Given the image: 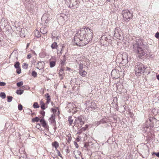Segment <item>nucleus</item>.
I'll use <instances>...</instances> for the list:
<instances>
[{"instance_id":"obj_1","label":"nucleus","mask_w":159,"mask_h":159,"mask_svg":"<svg viewBox=\"0 0 159 159\" xmlns=\"http://www.w3.org/2000/svg\"><path fill=\"white\" fill-rule=\"evenodd\" d=\"M93 36L92 30L89 28H82L75 34L73 42L78 46H83L91 41Z\"/></svg>"},{"instance_id":"obj_2","label":"nucleus","mask_w":159,"mask_h":159,"mask_svg":"<svg viewBox=\"0 0 159 159\" xmlns=\"http://www.w3.org/2000/svg\"><path fill=\"white\" fill-rule=\"evenodd\" d=\"M134 52L137 54V56L141 59L147 57L146 50L148 49V45L144 43L142 40L134 41L133 43Z\"/></svg>"},{"instance_id":"obj_3","label":"nucleus","mask_w":159,"mask_h":159,"mask_svg":"<svg viewBox=\"0 0 159 159\" xmlns=\"http://www.w3.org/2000/svg\"><path fill=\"white\" fill-rule=\"evenodd\" d=\"M146 68L147 67L145 65L139 62H137L135 65L134 67L136 75L137 76L140 75L142 73H143Z\"/></svg>"},{"instance_id":"obj_4","label":"nucleus","mask_w":159,"mask_h":159,"mask_svg":"<svg viewBox=\"0 0 159 159\" xmlns=\"http://www.w3.org/2000/svg\"><path fill=\"white\" fill-rule=\"evenodd\" d=\"M123 17L125 21L130 20L133 17V14L128 10H124L122 11Z\"/></svg>"},{"instance_id":"obj_5","label":"nucleus","mask_w":159,"mask_h":159,"mask_svg":"<svg viewBox=\"0 0 159 159\" xmlns=\"http://www.w3.org/2000/svg\"><path fill=\"white\" fill-rule=\"evenodd\" d=\"M83 117L80 116L78 117L75 119L74 124V125L73 126L74 128V126H76L78 128L79 127H81L84 124V121L83 120Z\"/></svg>"},{"instance_id":"obj_6","label":"nucleus","mask_w":159,"mask_h":159,"mask_svg":"<svg viewBox=\"0 0 159 159\" xmlns=\"http://www.w3.org/2000/svg\"><path fill=\"white\" fill-rule=\"evenodd\" d=\"M69 7L72 9H75L78 7L79 1L78 0H69Z\"/></svg>"},{"instance_id":"obj_7","label":"nucleus","mask_w":159,"mask_h":159,"mask_svg":"<svg viewBox=\"0 0 159 159\" xmlns=\"http://www.w3.org/2000/svg\"><path fill=\"white\" fill-rule=\"evenodd\" d=\"M87 107L89 108H91L94 109L97 107L96 104L94 102L89 101L86 103Z\"/></svg>"},{"instance_id":"obj_8","label":"nucleus","mask_w":159,"mask_h":159,"mask_svg":"<svg viewBox=\"0 0 159 159\" xmlns=\"http://www.w3.org/2000/svg\"><path fill=\"white\" fill-rule=\"evenodd\" d=\"M108 121L107 118L104 117L100 120V121L95 122V125L98 126L101 124H104L107 123Z\"/></svg>"},{"instance_id":"obj_9","label":"nucleus","mask_w":159,"mask_h":159,"mask_svg":"<svg viewBox=\"0 0 159 159\" xmlns=\"http://www.w3.org/2000/svg\"><path fill=\"white\" fill-rule=\"evenodd\" d=\"M40 122L42 125V126L45 129H48V126L46 123L45 120H44L43 117L42 119L40 120Z\"/></svg>"},{"instance_id":"obj_10","label":"nucleus","mask_w":159,"mask_h":159,"mask_svg":"<svg viewBox=\"0 0 159 159\" xmlns=\"http://www.w3.org/2000/svg\"><path fill=\"white\" fill-rule=\"evenodd\" d=\"M38 66L39 67H37V68L39 70L42 69L44 68V62L43 61H39L37 63Z\"/></svg>"},{"instance_id":"obj_11","label":"nucleus","mask_w":159,"mask_h":159,"mask_svg":"<svg viewBox=\"0 0 159 159\" xmlns=\"http://www.w3.org/2000/svg\"><path fill=\"white\" fill-rule=\"evenodd\" d=\"M114 36L116 37V39H119L120 36V35L119 33L118 29H117V28H116L115 29Z\"/></svg>"},{"instance_id":"obj_12","label":"nucleus","mask_w":159,"mask_h":159,"mask_svg":"<svg viewBox=\"0 0 159 159\" xmlns=\"http://www.w3.org/2000/svg\"><path fill=\"white\" fill-rule=\"evenodd\" d=\"M44 96L46 98L47 101L46 103L47 104H49L51 100L50 95H49V93H47L45 94Z\"/></svg>"},{"instance_id":"obj_13","label":"nucleus","mask_w":159,"mask_h":159,"mask_svg":"<svg viewBox=\"0 0 159 159\" xmlns=\"http://www.w3.org/2000/svg\"><path fill=\"white\" fill-rule=\"evenodd\" d=\"M27 31L26 30L24 29H21L20 32V36L21 37H25V31Z\"/></svg>"},{"instance_id":"obj_14","label":"nucleus","mask_w":159,"mask_h":159,"mask_svg":"<svg viewBox=\"0 0 159 159\" xmlns=\"http://www.w3.org/2000/svg\"><path fill=\"white\" fill-rule=\"evenodd\" d=\"M55 115L54 114H52V115L51 117L49 118V120H50L49 121L50 122H51V123H54L56 122V121L55 120Z\"/></svg>"},{"instance_id":"obj_15","label":"nucleus","mask_w":159,"mask_h":159,"mask_svg":"<svg viewBox=\"0 0 159 159\" xmlns=\"http://www.w3.org/2000/svg\"><path fill=\"white\" fill-rule=\"evenodd\" d=\"M40 30V32L43 34H45L48 32L47 29L45 27H41Z\"/></svg>"},{"instance_id":"obj_16","label":"nucleus","mask_w":159,"mask_h":159,"mask_svg":"<svg viewBox=\"0 0 159 159\" xmlns=\"http://www.w3.org/2000/svg\"><path fill=\"white\" fill-rule=\"evenodd\" d=\"M68 121L69 122V125H71L74 121V119H73L72 117V116H69L68 118Z\"/></svg>"},{"instance_id":"obj_17","label":"nucleus","mask_w":159,"mask_h":159,"mask_svg":"<svg viewBox=\"0 0 159 159\" xmlns=\"http://www.w3.org/2000/svg\"><path fill=\"white\" fill-rule=\"evenodd\" d=\"M56 61H50L49 62V65L50 67L52 68L54 67L56 65Z\"/></svg>"},{"instance_id":"obj_18","label":"nucleus","mask_w":159,"mask_h":159,"mask_svg":"<svg viewBox=\"0 0 159 159\" xmlns=\"http://www.w3.org/2000/svg\"><path fill=\"white\" fill-rule=\"evenodd\" d=\"M57 43L54 42L52 44L51 47L52 49H57Z\"/></svg>"},{"instance_id":"obj_19","label":"nucleus","mask_w":159,"mask_h":159,"mask_svg":"<svg viewBox=\"0 0 159 159\" xmlns=\"http://www.w3.org/2000/svg\"><path fill=\"white\" fill-rule=\"evenodd\" d=\"M52 145L55 148L56 150L59 146V144L57 141H55L52 143Z\"/></svg>"},{"instance_id":"obj_20","label":"nucleus","mask_w":159,"mask_h":159,"mask_svg":"<svg viewBox=\"0 0 159 159\" xmlns=\"http://www.w3.org/2000/svg\"><path fill=\"white\" fill-rule=\"evenodd\" d=\"M87 73L86 71L85 70H84L82 72H79V74L83 77H85Z\"/></svg>"},{"instance_id":"obj_21","label":"nucleus","mask_w":159,"mask_h":159,"mask_svg":"<svg viewBox=\"0 0 159 159\" xmlns=\"http://www.w3.org/2000/svg\"><path fill=\"white\" fill-rule=\"evenodd\" d=\"M60 47L61 48V49L60 52V56L62 54V53H63V51L64 50V48L65 47V46L64 44H61L60 45Z\"/></svg>"},{"instance_id":"obj_22","label":"nucleus","mask_w":159,"mask_h":159,"mask_svg":"<svg viewBox=\"0 0 159 159\" xmlns=\"http://www.w3.org/2000/svg\"><path fill=\"white\" fill-rule=\"evenodd\" d=\"M40 120L39 118L38 117H35V118H33L32 119V122H38Z\"/></svg>"},{"instance_id":"obj_23","label":"nucleus","mask_w":159,"mask_h":159,"mask_svg":"<svg viewBox=\"0 0 159 159\" xmlns=\"http://www.w3.org/2000/svg\"><path fill=\"white\" fill-rule=\"evenodd\" d=\"M35 35L37 38H39L41 37V34L40 32L38 30L35 32Z\"/></svg>"},{"instance_id":"obj_24","label":"nucleus","mask_w":159,"mask_h":159,"mask_svg":"<svg viewBox=\"0 0 159 159\" xmlns=\"http://www.w3.org/2000/svg\"><path fill=\"white\" fill-rule=\"evenodd\" d=\"M24 92V91L22 89H18L16 91V93L18 94L21 95Z\"/></svg>"},{"instance_id":"obj_25","label":"nucleus","mask_w":159,"mask_h":159,"mask_svg":"<svg viewBox=\"0 0 159 159\" xmlns=\"http://www.w3.org/2000/svg\"><path fill=\"white\" fill-rule=\"evenodd\" d=\"M14 66L16 69H18L20 67V63L18 61L16 62L14 64Z\"/></svg>"},{"instance_id":"obj_26","label":"nucleus","mask_w":159,"mask_h":159,"mask_svg":"<svg viewBox=\"0 0 159 159\" xmlns=\"http://www.w3.org/2000/svg\"><path fill=\"white\" fill-rule=\"evenodd\" d=\"M64 73V70L62 68H61L59 70V74L60 76H63Z\"/></svg>"},{"instance_id":"obj_27","label":"nucleus","mask_w":159,"mask_h":159,"mask_svg":"<svg viewBox=\"0 0 159 159\" xmlns=\"http://www.w3.org/2000/svg\"><path fill=\"white\" fill-rule=\"evenodd\" d=\"M33 107L35 108H39V106L37 102H34L33 105Z\"/></svg>"},{"instance_id":"obj_28","label":"nucleus","mask_w":159,"mask_h":159,"mask_svg":"<svg viewBox=\"0 0 159 159\" xmlns=\"http://www.w3.org/2000/svg\"><path fill=\"white\" fill-rule=\"evenodd\" d=\"M156 119L154 117H150L149 118V120L150 122L152 124L153 123L154 121Z\"/></svg>"},{"instance_id":"obj_29","label":"nucleus","mask_w":159,"mask_h":159,"mask_svg":"<svg viewBox=\"0 0 159 159\" xmlns=\"http://www.w3.org/2000/svg\"><path fill=\"white\" fill-rule=\"evenodd\" d=\"M13 97L11 96H7V102H10L12 101V100Z\"/></svg>"},{"instance_id":"obj_30","label":"nucleus","mask_w":159,"mask_h":159,"mask_svg":"<svg viewBox=\"0 0 159 159\" xmlns=\"http://www.w3.org/2000/svg\"><path fill=\"white\" fill-rule=\"evenodd\" d=\"M0 96L3 98H6V94L4 92H1L0 94Z\"/></svg>"},{"instance_id":"obj_31","label":"nucleus","mask_w":159,"mask_h":159,"mask_svg":"<svg viewBox=\"0 0 159 159\" xmlns=\"http://www.w3.org/2000/svg\"><path fill=\"white\" fill-rule=\"evenodd\" d=\"M28 64L26 63H24L23 65V68L25 69H26L28 68Z\"/></svg>"},{"instance_id":"obj_32","label":"nucleus","mask_w":159,"mask_h":159,"mask_svg":"<svg viewBox=\"0 0 159 159\" xmlns=\"http://www.w3.org/2000/svg\"><path fill=\"white\" fill-rule=\"evenodd\" d=\"M23 84V83L22 81H20L19 82H18L16 83L17 86L20 87L22 86Z\"/></svg>"},{"instance_id":"obj_33","label":"nucleus","mask_w":159,"mask_h":159,"mask_svg":"<svg viewBox=\"0 0 159 159\" xmlns=\"http://www.w3.org/2000/svg\"><path fill=\"white\" fill-rule=\"evenodd\" d=\"M31 75L32 76L34 77H36L37 76V73L35 71H33L32 72Z\"/></svg>"},{"instance_id":"obj_34","label":"nucleus","mask_w":159,"mask_h":159,"mask_svg":"<svg viewBox=\"0 0 159 159\" xmlns=\"http://www.w3.org/2000/svg\"><path fill=\"white\" fill-rule=\"evenodd\" d=\"M18 107V110L20 111H21L23 109V106L20 104H19Z\"/></svg>"},{"instance_id":"obj_35","label":"nucleus","mask_w":159,"mask_h":159,"mask_svg":"<svg viewBox=\"0 0 159 159\" xmlns=\"http://www.w3.org/2000/svg\"><path fill=\"white\" fill-rule=\"evenodd\" d=\"M41 109H42L43 110L45 109L46 108H45V104L43 102L42 103V104L41 106Z\"/></svg>"},{"instance_id":"obj_36","label":"nucleus","mask_w":159,"mask_h":159,"mask_svg":"<svg viewBox=\"0 0 159 159\" xmlns=\"http://www.w3.org/2000/svg\"><path fill=\"white\" fill-rule=\"evenodd\" d=\"M88 126L87 125H85V127H82V129L83 130V131H84L87 129L88 128Z\"/></svg>"},{"instance_id":"obj_37","label":"nucleus","mask_w":159,"mask_h":159,"mask_svg":"<svg viewBox=\"0 0 159 159\" xmlns=\"http://www.w3.org/2000/svg\"><path fill=\"white\" fill-rule=\"evenodd\" d=\"M16 72L18 74H20L21 72V69L20 68L17 69Z\"/></svg>"},{"instance_id":"obj_38","label":"nucleus","mask_w":159,"mask_h":159,"mask_svg":"<svg viewBox=\"0 0 159 159\" xmlns=\"http://www.w3.org/2000/svg\"><path fill=\"white\" fill-rule=\"evenodd\" d=\"M56 150L57 151V153L58 155L60 157H62L61 155V154L60 153V152L57 149H56Z\"/></svg>"},{"instance_id":"obj_39","label":"nucleus","mask_w":159,"mask_h":159,"mask_svg":"<svg viewBox=\"0 0 159 159\" xmlns=\"http://www.w3.org/2000/svg\"><path fill=\"white\" fill-rule=\"evenodd\" d=\"M152 155H155L157 157H159V152L157 153L155 152H153L152 153Z\"/></svg>"},{"instance_id":"obj_40","label":"nucleus","mask_w":159,"mask_h":159,"mask_svg":"<svg viewBox=\"0 0 159 159\" xmlns=\"http://www.w3.org/2000/svg\"><path fill=\"white\" fill-rule=\"evenodd\" d=\"M40 113L43 116V117L44 118V116L45 115V112L44 111H40Z\"/></svg>"},{"instance_id":"obj_41","label":"nucleus","mask_w":159,"mask_h":159,"mask_svg":"<svg viewBox=\"0 0 159 159\" xmlns=\"http://www.w3.org/2000/svg\"><path fill=\"white\" fill-rule=\"evenodd\" d=\"M6 84V83L4 82H0V86H4Z\"/></svg>"},{"instance_id":"obj_42","label":"nucleus","mask_w":159,"mask_h":159,"mask_svg":"<svg viewBox=\"0 0 159 159\" xmlns=\"http://www.w3.org/2000/svg\"><path fill=\"white\" fill-rule=\"evenodd\" d=\"M155 37L157 39H159V33L157 32L155 34Z\"/></svg>"},{"instance_id":"obj_43","label":"nucleus","mask_w":159,"mask_h":159,"mask_svg":"<svg viewBox=\"0 0 159 159\" xmlns=\"http://www.w3.org/2000/svg\"><path fill=\"white\" fill-rule=\"evenodd\" d=\"M83 66L82 64L80 63L79 64V69H83Z\"/></svg>"},{"instance_id":"obj_44","label":"nucleus","mask_w":159,"mask_h":159,"mask_svg":"<svg viewBox=\"0 0 159 159\" xmlns=\"http://www.w3.org/2000/svg\"><path fill=\"white\" fill-rule=\"evenodd\" d=\"M65 60H64L63 61H61V66H63L64 65V64L65 62Z\"/></svg>"},{"instance_id":"obj_45","label":"nucleus","mask_w":159,"mask_h":159,"mask_svg":"<svg viewBox=\"0 0 159 159\" xmlns=\"http://www.w3.org/2000/svg\"><path fill=\"white\" fill-rule=\"evenodd\" d=\"M83 131V130L82 129H80V130H78L77 133V134H81L82 132Z\"/></svg>"},{"instance_id":"obj_46","label":"nucleus","mask_w":159,"mask_h":159,"mask_svg":"<svg viewBox=\"0 0 159 159\" xmlns=\"http://www.w3.org/2000/svg\"><path fill=\"white\" fill-rule=\"evenodd\" d=\"M36 127L39 129L41 128L40 125L39 123L37 124Z\"/></svg>"},{"instance_id":"obj_47","label":"nucleus","mask_w":159,"mask_h":159,"mask_svg":"<svg viewBox=\"0 0 159 159\" xmlns=\"http://www.w3.org/2000/svg\"><path fill=\"white\" fill-rule=\"evenodd\" d=\"M74 145H75L76 148H78L79 147V146H78L77 143V142L75 141L74 142Z\"/></svg>"},{"instance_id":"obj_48","label":"nucleus","mask_w":159,"mask_h":159,"mask_svg":"<svg viewBox=\"0 0 159 159\" xmlns=\"http://www.w3.org/2000/svg\"><path fill=\"white\" fill-rule=\"evenodd\" d=\"M31 57V56L30 54H28L27 56V59H30Z\"/></svg>"},{"instance_id":"obj_49","label":"nucleus","mask_w":159,"mask_h":159,"mask_svg":"<svg viewBox=\"0 0 159 159\" xmlns=\"http://www.w3.org/2000/svg\"><path fill=\"white\" fill-rule=\"evenodd\" d=\"M77 153L78 155L80 156L81 154V152L79 151H77Z\"/></svg>"},{"instance_id":"obj_50","label":"nucleus","mask_w":159,"mask_h":159,"mask_svg":"<svg viewBox=\"0 0 159 159\" xmlns=\"http://www.w3.org/2000/svg\"><path fill=\"white\" fill-rule=\"evenodd\" d=\"M81 139V138L79 136H78L77 138H76V141H77V142H79L80 140V139Z\"/></svg>"},{"instance_id":"obj_51","label":"nucleus","mask_w":159,"mask_h":159,"mask_svg":"<svg viewBox=\"0 0 159 159\" xmlns=\"http://www.w3.org/2000/svg\"><path fill=\"white\" fill-rule=\"evenodd\" d=\"M51 109H52V111L53 112H56V110L54 108H52Z\"/></svg>"},{"instance_id":"obj_52","label":"nucleus","mask_w":159,"mask_h":159,"mask_svg":"<svg viewBox=\"0 0 159 159\" xmlns=\"http://www.w3.org/2000/svg\"><path fill=\"white\" fill-rule=\"evenodd\" d=\"M156 77L157 79L159 80V74L158 75H156Z\"/></svg>"},{"instance_id":"obj_53","label":"nucleus","mask_w":159,"mask_h":159,"mask_svg":"<svg viewBox=\"0 0 159 159\" xmlns=\"http://www.w3.org/2000/svg\"><path fill=\"white\" fill-rule=\"evenodd\" d=\"M59 38V36H57L56 37V39H54V40L55 41H56L57 39H58Z\"/></svg>"},{"instance_id":"obj_54","label":"nucleus","mask_w":159,"mask_h":159,"mask_svg":"<svg viewBox=\"0 0 159 159\" xmlns=\"http://www.w3.org/2000/svg\"><path fill=\"white\" fill-rule=\"evenodd\" d=\"M84 70H83V69H79V72H82V71H83Z\"/></svg>"},{"instance_id":"obj_55","label":"nucleus","mask_w":159,"mask_h":159,"mask_svg":"<svg viewBox=\"0 0 159 159\" xmlns=\"http://www.w3.org/2000/svg\"><path fill=\"white\" fill-rule=\"evenodd\" d=\"M29 45H30V43H28L27 44V46H26L27 48H28L29 47Z\"/></svg>"},{"instance_id":"obj_56","label":"nucleus","mask_w":159,"mask_h":159,"mask_svg":"<svg viewBox=\"0 0 159 159\" xmlns=\"http://www.w3.org/2000/svg\"><path fill=\"white\" fill-rule=\"evenodd\" d=\"M84 147H85V148H87V145L86 144H85L84 145Z\"/></svg>"},{"instance_id":"obj_57","label":"nucleus","mask_w":159,"mask_h":159,"mask_svg":"<svg viewBox=\"0 0 159 159\" xmlns=\"http://www.w3.org/2000/svg\"><path fill=\"white\" fill-rule=\"evenodd\" d=\"M75 158L76 159H77L78 158H80V157H77L76 156V155H75Z\"/></svg>"},{"instance_id":"obj_58","label":"nucleus","mask_w":159,"mask_h":159,"mask_svg":"<svg viewBox=\"0 0 159 159\" xmlns=\"http://www.w3.org/2000/svg\"><path fill=\"white\" fill-rule=\"evenodd\" d=\"M22 89H25V87L24 86H23L22 87Z\"/></svg>"},{"instance_id":"obj_59","label":"nucleus","mask_w":159,"mask_h":159,"mask_svg":"<svg viewBox=\"0 0 159 159\" xmlns=\"http://www.w3.org/2000/svg\"><path fill=\"white\" fill-rule=\"evenodd\" d=\"M107 1L108 2H110V0H107Z\"/></svg>"},{"instance_id":"obj_60","label":"nucleus","mask_w":159,"mask_h":159,"mask_svg":"<svg viewBox=\"0 0 159 159\" xmlns=\"http://www.w3.org/2000/svg\"><path fill=\"white\" fill-rule=\"evenodd\" d=\"M66 152L68 153H69V150H68V149L67 150Z\"/></svg>"},{"instance_id":"obj_61","label":"nucleus","mask_w":159,"mask_h":159,"mask_svg":"<svg viewBox=\"0 0 159 159\" xmlns=\"http://www.w3.org/2000/svg\"><path fill=\"white\" fill-rule=\"evenodd\" d=\"M64 87L65 88H66V86L65 85L64 86Z\"/></svg>"},{"instance_id":"obj_62","label":"nucleus","mask_w":159,"mask_h":159,"mask_svg":"<svg viewBox=\"0 0 159 159\" xmlns=\"http://www.w3.org/2000/svg\"><path fill=\"white\" fill-rule=\"evenodd\" d=\"M113 72V71L112 70V71L111 72V74Z\"/></svg>"},{"instance_id":"obj_63","label":"nucleus","mask_w":159,"mask_h":159,"mask_svg":"<svg viewBox=\"0 0 159 159\" xmlns=\"http://www.w3.org/2000/svg\"><path fill=\"white\" fill-rule=\"evenodd\" d=\"M52 104H53V103L52 102Z\"/></svg>"},{"instance_id":"obj_64","label":"nucleus","mask_w":159,"mask_h":159,"mask_svg":"<svg viewBox=\"0 0 159 159\" xmlns=\"http://www.w3.org/2000/svg\"><path fill=\"white\" fill-rule=\"evenodd\" d=\"M58 50L57 49V52H58Z\"/></svg>"}]
</instances>
